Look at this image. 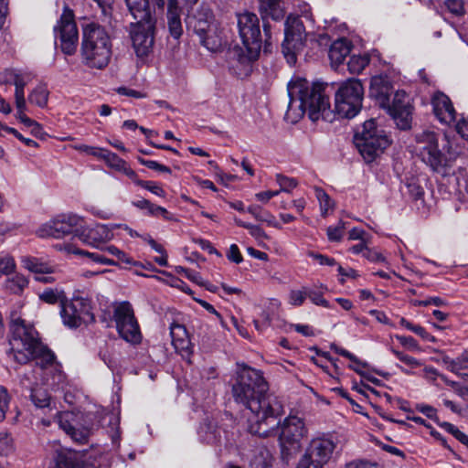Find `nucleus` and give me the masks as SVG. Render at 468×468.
<instances>
[{"label":"nucleus","mask_w":468,"mask_h":468,"mask_svg":"<svg viewBox=\"0 0 468 468\" xmlns=\"http://www.w3.org/2000/svg\"><path fill=\"white\" fill-rule=\"evenodd\" d=\"M412 107L404 108L396 112H389L390 116L396 122V125L401 130L410 128Z\"/></svg>","instance_id":"nucleus-38"},{"label":"nucleus","mask_w":468,"mask_h":468,"mask_svg":"<svg viewBox=\"0 0 468 468\" xmlns=\"http://www.w3.org/2000/svg\"><path fill=\"white\" fill-rule=\"evenodd\" d=\"M82 399H85L82 392L69 386L65 389L64 400L70 406L77 405L81 402Z\"/></svg>","instance_id":"nucleus-47"},{"label":"nucleus","mask_w":468,"mask_h":468,"mask_svg":"<svg viewBox=\"0 0 468 468\" xmlns=\"http://www.w3.org/2000/svg\"><path fill=\"white\" fill-rule=\"evenodd\" d=\"M65 250L69 253L86 256V257L90 258L94 262H98V263L104 264V265H110V266L116 265V262L113 260L108 259V258L104 257L103 255L97 253V252H89L87 250L76 249L71 244H67L65 246Z\"/></svg>","instance_id":"nucleus-36"},{"label":"nucleus","mask_w":468,"mask_h":468,"mask_svg":"<svg viewBox=\"0 0 468 468\" xmlns=\"http://www.w3.org/2000/svg\"><path fill=\"white\" fill-rule=\"evenodd\" d=\"M59 314L63 324L71 329L95 321L91 301L88 297L80 295H74L70 300L64 301Z\"/></svg>","instance_id":"nucleus-12"},{"label":"nucleus","mask_w":468,"mask_h":468,"mask_svg":"<svg viewBox=\"0 0 468 468\" xmlns=\"http://www.w3.org/2000/svg\"><path fill=\"white\" fill-rule=\"evenodd\" d=\"M268 382H236L232 387L235 400L250 411L249 431L260 437L277 433L283 406L274 395L269 394Z\"/></svg>","instance_id":"nucleus-1"},{"label":"nucleus","mask_w":468,"mask_h":468,"mask_svg":"<svg viewBox=\"0 0 468 468\" xmlns=\"http://www.w3.org/2000/svg\"><path fill=\"white\" fill-rule=\"evenodd\" d=\"M30 398L37 408H45L49 405L50 397L43 387V382H36L35 387L31 388Z\"/></svg>","instance_id":"nucleus-35"},{"label":"nucleus","mask_w":468,"mask_h":468,"mask_svg":"<svg viewBox=\"0 0 468 468\" xmlns=\"http://www.w3.org/2000/svg\"><path fill=\"white\" fill-rule=\"evenodd\" d=\"M433 112L437 119L444 124L455 122L456 112L450 98L442 92H436L431 99Z\"/></svg>","instance_id":"nucleus-21"},{"label":"nucleus","mask_w":468,"mask_h":468,"mask_svg":"<svg viewBox=\"0 0 468 468\" xmlns=\"http://www.w3.org/2000/svg\"><path fill=\"white\" fill-rule=\"evenodd\" d=\"M444 5L452 15L462 16L464 14L463 0H445Z\"/></svg>","instance_id":"nucleus-55"},{"label":"nucleus","mask_w":468,"mask_h":468,"mask_svg":"<svg viewBox=\"0 0 468 468\" xmlns=\"http://www.w3.org/2000/svg\"><path fill=\"white\" fill-rule=\"evenodd\" d=\"M33 75L30 72H21L14 69L13 84L15 85V104L16 108H23L25 98V87L32 80Z\"/></svg>","instance_id":"nucleus-25"},{"label":"nucleus","mask_w":468,"mask_h":468,"mask_svg":"<svg viewBox=\"0 0 468 468\" xmlns=\"http://www.w3.org/2000/svg\"><path fill=\"white\" fill-rule=\"evenodd\" d=\"M452 372L459 374V371L467 367L468 351H464L460 356L452 360Z\"/></svg>","instance_id":"nucleus-61"},{"label":"nucleus","mask_w":468,"mask_h":468,"mask_svg":"<svg viewBox=\"0 0 468 468\" xmlns=\"http://www.w3.org/2000/svg\"><path fill=\"white\" fill-rule=\"evenodd\" d=\"M39 299L48 304L59 303L60 307L67 300L65 292L58 289H46L39 294Z\"/></svg>","instance_id":"nucleus-39"},{"label":"nucleus","mask_w":468,"mask_h":468,"mask_svg":"<svg viewBox=\"0 0 468 468\" xmlns=\"http://www.w3.org/2000/svg\"><path fill=\"white\" fill-rule=\"evenodd\" d=\"M386 107L389 113L399 110H403L404 108H410L411 105L409 102L407 93L404 90H397L393 95L392 102L386 104Z\"/></svg>","instance_id":"nucleus-41"},{"label":"nucleus","mask_w":468,"mask_h":468,"mask_svg":"<svg viewBox=\"0 0 468 468\" xmlns=\"http://www.w3.org/2000/svg\"><path fill=\"white\" fill-rule=\"evenodd\" d=\"M397 339L399 342L405 346L406 348L412 350V351H419L420 346L418 342L410 335H398Z\"/></svg>","instance_id":"nucleus-63"},{"label":"nucleus","mask_w":468,"mask_h":468,"mask_svg":"<svg viewBox=\"0 0 468 468\" xmlns=\"http://www.w3.org/2000/svg\"><path fill=\"white\" fill-rule=\"evenodd\" d=\"M354 143L365 161L370 163L390 144V140L377 127L375 120L370 119L356 132Z\"/></svg>","instance_id":"nucleus-9"},{"label":"nucleus","mask_w":468,"mask_h":468,"mask_svg":"<svg viewBox=\"0 0 468 468\" xmlns=\"http://www.w3.org/2000/svg\"><path fill=\"white\" fill-rule=\"evenodd\" d=\"M9 399L7 390L0 386V421L5 418L6 411L8 410Z\"/></svg>","instance_id":"nucleus-59"},{"label":"nucleus","mask_w":468,"mask_h":468,"mask_svg":"<svg viewBox=\"0 0 468 468\" xmlns=\"http://www.w3.org/2000/svg\"><path fill=\"white\" fill-rule=\"evenodd\" d=\"M369 63V58L367 56L350 57L347 62L348 70L353 74H359Z\"/></svg>","instance_id":"nucleus-44"},{"label":"nucleus","mask_w":468,"mask_h":468,"mask_svg":"<svg viewBox=\"0 0 468 468\" xmlns=\"http://www.w3.org/2000/svg\"><path fill=\"white\" fill-rule=\"evenodd\" d=\"M189 27H193L194 32L199 37L200 43L210 48L209 47V32L211 31V24L209 16L206 15V18L190 17L188 21Z\"/></svg>","instance_id":"nucleus-29"},{"label":"nucleus","mask_w":468,"mask_h":468,"mask_svg":"<svg viewBox=\"0 0 468 468\" xmlns=\"http://www.w3.org/2000/svg\"><path fill=\"white\" fill-rule=\"evenodd\" d=\"M119 417H113L110 421L111 430L109 431L112 443L119 444L121 440V433L119 431Z\"/></svg>","instance_id":"nucleus-57"},{"label":"nucleus","mask_w":468,"mask_h":468,"mask_svg":"<svg viewBox=\"0 0 468 468\" xmlns=\"http://www.w3.org/2000/svg\"><path fill=\"white\" fill-rule=\"evenodd\" d=\"M247 211L259 221L271 222L273 218V216L271 213L257 205L250 206L247 208Z\"/></svg>","instance_id":"nucleus-48"},{"label":"nucleus","mask_w":468,"mask_h":468,"mask_svg":"<svg viewBox=\"0 0 468 468\" xmlns=\"http://www.w3.org/2000/svg\"><path fill=\"white\" fill-rule=\"evenodd\" d=\"M49 91L46 85L40 84L28 94V101L37 107L44 108L48 104Z\"/></svg>","instance_id":"nucleus-34"},{"label":"nucleus","mask_w":468,"mask_h":468,"mask_svg":"<svg viewBox=\"0 0 468 468\" xmlns=\"http://www.w3.org/2000/svg\"><path fill=\"white\" fill-rule=\"evenodd\" d=\"M180 13L181 9L176 0H168L167 26L171 36L176 39H178L183 33Z\"/></svg>","instance_id":"nucleus-26"},{"label":"nucleus","mask_w":468,"mask_h":468,"mask_svg":"<svg viewBox=\"0 0 468 468\" xmlns=\"http://www.w3.org/2000/svg\"><path fill=\"white\" fill-rule=\"evenodd\" d=\"M335 449L336 442L332 437H314L308 443L296 468H324L333 458Z\"/></svg>","instance_id":"nucleus-11"},{"label":"nucleus","mask_w":468,"mask_h":468,"mask_svg":"<svg viewBox=\"0 0 468 468\" xmlns=\"http://www.w3.org/2000/svg\"><path fill=\"white\" fill-rule=\"evenodd\" d=\"M345 225L342 221H339L337 226H330L327 228V237L331 241L341 240L344 233Z\"/></svg>","instance_id":"nucleus-56"},{"label":"nucleus","mask_w":468,"mask_h":468,"mask_svg":"<svg viewBox=\"0 0 468 468\" xmlns=\"http://www.w3.org/2000/svg\"><path fill=\"white\" fill-rule=\"evenodd\" d=\"M137 186H140L141 187L149 190L153 194L164 197L165 196V190L155 182L154 181H144L140 180L137 181Z\"/></svg>","instance_id":"nucleus-54"},{"label":"nucleus","mask_w":468,"mask_h":468,"mask_svg":"<svg viewBox=\"0 0 468 468\" xmlns=\"http://www.w3.org/2000/svg\"><path fill=\"white\" fill-rule=\"evenodd\" d=\"M133 206H134L135 207L141 209V210H146L147 211V214L149 216H152L153 215V212L154 210V207H155V204H153L152 202H150L149 200L145 199V198H141V199H138V200H134L132 202Z\"/></svg>","instance_id":"nucleus-64"},{"label":"nucleus","mask_w":468,"mask_h":468,"mask_svg":"<svg viewBox=\"0 0 468 468\" xmlns=\"http://www.w3.org/2000/svg\"><path fill=\"white\" fill-rule=\"evenodd\" d=\"M419 146V154L421 160L434 172L442 176L449 174L454 157L449 151V142L440 134L424 131L416 135Z\"/></svg>","instance_id":"nucleus-7"},{"label":"nucleus","mask_w":468,"mask_h":468,"mask_svg":"<svg viewBox=\"0 0 468 468\" xmlns=\"http://www.w3.org/2000/svg\"><path fill=\"white\" fill-rule=\"evenodd\" d=\"M80 229L79 239L92 247L101 248L104 242L112 239L113 237L112 229L104 224H96L93 228H86L84 226Z\"/></svg>","instance_id":"nucleus-20"},{"label":"nucleus","mask_w":468,"mask_h":468,"mask_svg":"<svg viewBox=\"0 0 468 468\" xmlns=\"http://www.w3.org/2000/svg\"><path fill=\"white\" fill-rule=\"evenodd\" d=\"M327 84L310 83L305 79L296 78L287 85L290 98L286 115H293V121L300 119L305 112L312 122L322 119L332 122L334 113L330 110L329 98L325 94Z\"/></svg>","instance_id":"nucleus-2"},{"label":"nucleus","mask_w":468,"mask_h":468,"mask_svg":"<svg viewBox=\"0 0 468 468\" xmlns=\"http://www.w3.org/2000/svg\"><path fill=\"white\" fill-rule=\"evenodd\" d=\"M83 223L84 218L76 214H64L45 224L38 230V234L40 237H53L55 239L71 233L80 237Z\"/></svg>","instance_id":"nucleus-17"},{"label":"nucleus","mask_w":468,"mask_h":468,"mask_svg":"<svg viewBox=\"0 0 468 468\" xmlns=\"http://www.w3.org/2000/svg\"><path fill=\"white\" fill-rule=\"evenodd\" d=\"M306 288V296L311 300V302L319 306H323L325 308H330V304L328 301H326L324 297V292L326 291V287L324 285H320L319 288H311V287H305Z\"/></svg>","instance_id":"nucleus-42"},{"label":"nucleus","mask_w":468,"mask_h":468,"mask_svg":"<svg viewBox=\"0 0 468 468\" xmlns=\"http://www.w3.org/2000/svg\"><path fill=\"white\" fill-rule=\"evenodd\" d=\"M364 89L361 81L349 79L343 82L335 92V114L341 118L352 119L362 108Z\"/></svg>","instance_id":"nucleus-10"},{"label":"nucleus","mask_w":468,"mask_h":468,"mask_svg":"<svg viewBox=\"0 0 468 468\" xmlns=\"http://www.w3.org/2000/svg\"><path fill=\"white\" fill-rule=\"evenodd\" d=\"M113 318L118 333L122 339L133 345L141 342L142 335L139 324L129 302H122L114 309Z\"/></svg>","instance_id":"nucleus-14"},{"label":"nucleus","mask_w":468,"mask_h":468,"mask_svg":"<svg viewBox=\"0 0 468 468\" xmlns=\"http://www.w3.org/2000/svg\"><path fill=\"white\" fill-rule=\"evenodd\" d=\"M106 251L110 254L115 256L119 261L125 263L127 265L138 266L139 263L134 261L131 257H129L124 251L119 250L117 247L111 245L104 248Z\"/></svg>","instance_id":"nucleus-46"},{"label":"nucleus","mask_w":468,"mask_h":468,"mask_svg":"<svg viewBox=\"0 0 468 468\" xmlns=\"http://www.w3.org/2000/svg\"><path fill=\"white\" fill-rule=\"evenodd\" d=\"M54 32L55 37L60 41L62 52L69 56L73 55L77 50L79 32L72 11L65 8Z\"/></svg>","instance_id":"nucleus-16"},{"label":"nucleus","mask_w":468,"mask_h":468,"mask_svg":"<svg viewBox=\"0 0 468 468\" xmlns=\"http://www.w3.org/2000/svg\"><path fill=\"white\" fill-rule=\"evenodd\" d=\"M419 146V154L421 160L434 172L442 176L449 174L454 157L449 151V142L440 134L424 131L416 135Z\"/></svg>","instance_id":"nucleus-6"},{"label":"nucleus","mask_w":468,"mask_h":468,"mask_svg":"<svg viewBox=\"0 0 468 468\" xmlns=\"http://www.w3.org/2000/svg\"><path fill=\"white\" fill-rule=\"evenodd\" d=\"M81 57L91 69L105 68L112 56V42L105 28L98 23L87 24L82 30Z\"/></svg>","instance_id":"nucleus-5"},{"label":"nucleus","mask_w":468,"mask_h":468,"mask_svg":"<svg viewBox=\"0 0 468 468\" xmlns=\"http://www.w3.org/2000/svg\"><path fill=\"white\" fill-rule=\"evenodd\" d=\"M371 92L380 101L383 107L388 104L390 95L392 94V86L390 82L381 77H375L371 80Z\"/></svg>","instance_id":"nucleus-28"},{"label":"nucleus","mask_w":468,"mask_h":468,"mask_svg":"<svg viewBox=\"0 0 468 468\" xmlns=\"http://www.w3.org/2000/svg\"><path fill=\"white\" fill-rule=\"evenodd\" d=\"M351 43L346 38H338L330 46L328 57L334 66H339L350 54Z\"/></svg>","instance_id":"nucleus-27"},{"label":"nucleus","mask_w":468,"mask_h":468,"mask_svg":"<svg viewBox=\"0 0 468 468\" xmlns=\"http://www.w3.org/2000/svg\"><path fill=\"white\" fill-rule=\"evenodd\" d=\"M307 430L302 419L289 416L283 421L280 434V445L284 458L297 453L302 448V440L306 436Z\"/></svg>","instance_id":"nucleus-13"},{"label":"nucleus","mask_w":468,"mask_h":468,"mask_svg":"<svg viewBox=\"0 0 468 468\" xmlns=\"http://www.w3.org/2000/svg\"><path fill=\"white\" fill-rule=\"evenodd\" d=\"M99 152L100 154L98 156L102 158L110 167L114 168L117 171H120L126 164V161L109 150L99 149Z\"/></svg>","instance_id":"nucleus-43"},{"label":"nucleus","mask_w":468,"mask_h":468,"mask_svg":"<svg viewBox=\"0 0 468 468\" xmlns=\"http://www.w3.org/2000/svg\"><path fill=\"white\" fill-rule=\"evenodd\" d=\"M13 439L6 431H0V454L7 455L13 452Z\"/></svg>","instance_id":"nucleus-50"},{"label":"nucleus","mask_w":468,"mask_h":468,"mask_svg":"<svg viewBox=\"0 0 468 468\" xmlns=\"http://www.w3.org/2000/svg\"><path fill=\"white\" fill-rule=\"evenodd\" d=\"M450 388L459 397L468 399V384L467 382H448Z\"/></svg>","instance_id":"nucleus-58"},{"label":"nucleus","mask_w":468,"mask_h":468,"mask_svg":"<svg viewBox=\"0 0 468 468\" xmlns=\"http://www.w3.org/2000/svg\"><path fill=\"white\" fill-rule=\"evenodd\" d=\"M237 380H264L261 371L246 364L237 363Z\"/></svg>","instance_id":"nucleus-37"},{"label":"nucleus","mask_w":468,"mask_h":468,"mask_svg":"<svg viewBox=\"0 0 468 468\" xmlns=\"http://www.w3.org/2000/svg\"><path fill=\"white\" fill-rule=\"evenodd\" d=\"M3 129L7 132L8 133H11L15 135L19 141L24 143L26 145L29 147H37L38 144L29 138L24 137L18 131H16L15 128L9 127V126H3Z\"/></svg>","instance_id":"nucleus-60"},{"label":"nucleus","mask_w":468,"mask_h":468,"mask_svg":"<svg viewBox=\"0 0 468 468\" xmlns=\"http://www.w3.org/2000/svg\"><path fill=\"white\" fill-rule=\"evenodd\" d=\"M37 364L44 370L47 378L61 380L65 378L61 365L56 360L54 353L48 347L37 358Z\"/></svg>","instance_id":"nucleus-23"},{"label":"nucleus","mask_w":468,"mask_h":468,"mask_svg":"<svg viewBox=\"0 0 468 468\" xmlns=\"http://www.w3.org/2000/svg\"><path fill=\"white\" fill-rule=\"evenodd\" d=\"M172 345L176 351L184 358L189 359L192 354V345L186 327L178 323H172L169 326Z\"/></svg>","instance_id":"nucleus-22"},{"label":"nucleus","mask_w":468,"mask_h":468,"mask_svg":"<svg viewBox=\"0 0 468 468\" xmlns=\"http://www.w3.org/2000/svg\"><path fill=\"white\" fill-rule=\"evenodd\" d=\"M93 1L101 8V15L104 17L103 21L110 23L114 0H93Z\"/></svg>","instance_id":"nucleus-51"},{"label":"nucleus","mask_w":468,"mask_h":468,"mask_svg":"<svg viewBox=\"0 0 468 468\" xmlns=\"http://www.w3.org/2000/svg\"><path fill=\"white\" fill-rule=\"evenodd\" d=\"M238 28L243 48L234 51L236 67L239 69V76H248L262 47L260 20L254 13L244 12L238 15Z\"/></svg>","instance_id":"nucleus-3"},{"label":"nucleus","mask_w":468,"mask_h":468,"mask_svg":"<svg viewBox=\"0 0 468 468\" xmlns=\"http://www.w3.org/2000/svg\"><path fill=\"white\" fill-rule=\"evenodd\" d=\"M315 197L319 201L322 216H325L329 209L333 207V201L329 195L321 187L314 188Z\"/></svg>","instance_id":"nucleus-45"},{"label":"nucleus","mask_w":468,"mask_h":468,"mask_svg":"<svg viewBox=\"0 0 468 468\" xmlns=\"http://www.w3.org/2000/svg\"><path fill=\"white\" fill-rule=\"evenodd\" d=\"M330 347L336 354L348 358L352 363L350 365V368L358 373L362 378H365L367 380H378L375 377L371 376V373H375L382 378L388 377V373L371 367L367 362L361 361L354 354L336 346L335 344H332Z\"/></svg>","instance_id":"nucleus-19"},{"label":"nucleus","mask_w":468,"mask_h":468,"mask_svg":"<svg viewBox=\"0 0 468 468\" xmlns=\"http://www.w3.org/2000/svg\"><path fill=\"white\" fill-rule=\"evenodd\" d=\"M108 457L106 455L100 456L98 461L93 463H85L79 466L75 464L71 456L66 454H58L49 468H108Z\"/></svg>","instance_id":"nucleus-24"},{"label":"nucleus","mask_w":468,"mask_h":468,"mask_svg":"<svg viewBox=\"0 0 468 468\" xmlns=\"http://www.w3.org/2000/svg\"><path fill=\"white\" fill-rule=\"evenodd\" d=\"M9 356L19 364H27L37 359L47 346L39 339L34 326L27 324L21 318L12 320L10 324Z\"/></svg>","instance_id":"nucleus-4"},{"label":"nucleus","mask_w":468,"mask_h":468,"mask_svg":"<svg viewBox=\"0 0 468 468\" xmlns=\"http://www.w3.org/2000/svg\"><path fill=\"white\" fill-rule=\"evenodd\" d=\"M155 19L150 16L145 21H136L131 30L133 47L137 57L147 56L154 46Z\"/></svg>","instance_id":"nucleus-18"},{"label":"nucleus","mask_w":468,"mask_h":468,"mask_svg":"<svg viewBox=\"0 0 468 468\" xmlns=\"http://www.w3.org/2000/svg\"><path fill=\"white\" fill-rule=\"evenodd\" d=\"M260 12L262 18L271 17L273 20H281L284 14L280 5V0H259Z\"/></svg>","instance_id":"nucleus-31"},{"label":"nucleus","mask_w":468,"mask_h":468,"mask_svg":"<svg viewBox=\"0 0 468 468\" xmlns=\"http://www.w3.org/2000/svg\"><path fill=\"white\" fill-rule=\"evenodd\" d=\"M27 285V279L24 275L16 273L12 277H7L3 286L8 293L21 294Z\"/></svg>","instance_id":"nucleus-33"},{"label":"nucleus","mask_w":468,"mask_h":468,"mask_svg":"<svg viewBox=\"0 0 468 468\" xmlns=\"http://www.w3.org/2000/svg\"><path fill=\"white\" fill-rule=\"evenodd\" d=\"M406 188H407V193L410 195V197L413 200L418 201L420 199H422L423 195H424V190L415 181H410V182L407 183Z\"/></svg>","instance_id":"nucleus-53"},{"label":"nucleus","mask_w":468,"mask_h":468,"mask_svg":"<svg viewBox=\"0 0 468 468\" xmlns=\"http://www.w3.org/2000/svg\"><path fill=\"white\" fill-rule=\"evenodd\" d=\"M135 21H145L152 16L148 0H124Z\"/></svg>","instance_id":"nucleus-30"},{"label":"nucleus","mask_w":468,"mask_h":468,"mask_svg":"<svg viewBox=\"0 0 468 468\" xmlns=\"http://www.w3.org/2000/svg\"><path fill=\"white\" fill-rule=\"evenodd\" d=\"M22 263L26 269L36 273V275L54 272L53 266L35 257H25L22 259Z\"/></svg>","instance_id":"nucleus-32"},{"label":"nucleus","mask_w":468,"mask_h":468,"mask_svg":"<svg viewBox=\"0 0 468 468\" xmlns=\"http://www.w3.org/2000/svg\"><path fill=\"white\" fill-rule=\"evenodd\" d=\"M199 437L207 443L214 444L220 441V431L210 424H202L198 430Z\"/></svg>","instance_id":"nucleus-40"},{"label":"nucleus","mask_w":468,"mask_h":468,"mask_svg":"<svg viewBox=\"0 0 468 468\" xmlns=\"http://www.w3.org/2000/svg\"><path fill=\"white\" fill-rule=\"evenodd\" d=\"M306 298L305 287H303L302 290H292L289 294V303L294 306H300L304 303Z\"/></svg>","instance_id":"nucleus-52"},{"label":"nucleus","mask_w":468,"mask_h":468,"mask_svg":"<svg viewBox=\"0 0 468 468\" xmlns=\"http://www.w3.org/2000/svg\"><path fill=\"white\" fill-rule=\"evenodd\" d=\"M27 110V101L24 102L23 108H16V118L27 127L32 128L37 122L36 121L27 117L25 112Z\"/></svg>","instance_id":"nucleus-62"},{"label":"nucleus","mask_w":468,"mask_h":468,"mask_svg":"<svg viewBox=\"0 0 468 468\" xmlns=\"http://www.w3.org/2000/svg\"><path fill=\"white\" fill-rule=\"evenodd\" d=\"M284 35L282 50L287 62L293 65L296 62V51L303 47L305 39V28L300 17L289 16L287 18Z\"/></svg>","instance_id":"nucleus-15"},{"label":"nucleus","mask_w":468,"mask_h":468,"mask_svg":"<svg viewBox=\"0 0 468 468\" xmlns=\"http://www.w3.org/2000/svg\"><path fill=\"white\" fill-rule=\"evenodd\" d=\"M276 182L280 186V191L290 192L297 186V181L292 177H288L281 174L276 175Z\"/></svg>","instance_id":"nucleus-49"},{"label":"nucleus","mask_w":468,"mask_h":468,"mask_svg":"<svg viewBox=\"0 0 468 468\" xmlns=\"http://www.w3.org/2000/svg\"><path fill=\"white\" fill-rule=\"evenodd\" d=\"M94 410L85 408L84 411L70 410L58 413V423L70 438L80 443L87 441L95 423H99L104 413L101 406L94 405Z\"/></svg>","instance_id":"nucleus-8"}]
</instances>
